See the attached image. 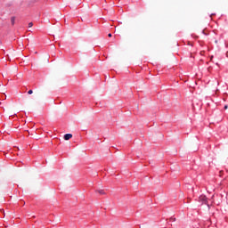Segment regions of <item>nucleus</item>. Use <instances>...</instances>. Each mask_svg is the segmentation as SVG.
<instances>
[{
  "label": "nucleus",
  "instance_id": "obj_1",
  "mask_svg": "<svg viewBox=\"0 0 228 228\" xmlns=\"http://www.w3.org/2000/svg\"><path fill=\"white\" fill-rule=\"evenodd\" d=\"M70 138H72V134H66L64 135V140H70Z\"/></svg>",
  "mask_w": 228,
  "mask_h": 228
},
{
  "label": "nucleus",
  "instance_id": "obj_2",
  "mask_svg": "<svg viewBox=\"0 0 228 228\" xmlns=\"http://www.w3.org/2000/svg\"><path fill=\"white\" fill-rule=\"evenodd\" d=\"M96 193H100V195H106V192H104V190H98L96 191Z\"/></svg>",
  "mask_w": 228,
  "mask_h": 228
},
{
  "label": "nucleus",
  "instance_id": "obj_3",
  "mask_svg": "<svg viewBox=\"0 0 228 228\" xmlns=\"http://www.w3.org/2000/svg\"><path fill=\"white\" fill-rule=\"evenodd\" d=\"M11 22H12V26H13V24H15V17L11 18Z\"/></svg>",
  "mask_w": 228,
  "mask_h": 228
},
{
  "label": "nucleus",
  "instance_id": "obj_4",
  "mask_svg": "<svg viewBox=\"0 0 228 228\" xmlns=\"http://www.w3.org/2000/svg\"><path fill=\"white\" fill-rule=\"evenodd\" d=\"M201 200H203V204H206V196H201Z\"/></svg>",
  "mask_w": 228,
  "mask_h": 228
},
{
  "label": "nucleus",
  "instance_id": "obj_5",
  "mask_svg": "<svg viewBox=\"0 0 228 228\" xmlns=\"http://www.w3.org/2000/svg\"><path fill=\"white\" fill-rule=\"evenodd\" d=\"M28 28H33V22L28 23Z\"/></svg>",
  "mask_w": 228,
  "mask_h": 228
},
{
  "label": "nucleus",
  "instance_id": "obj_6",
  "mask_svg": "<svg viewBox=\"0 0 228 228\" xmlns=\"http://www.w3.org/2000/svg\"><path fill=\"white\" fill-rule=\"evenodd\" d=\"M28 95H31V94H33V90H29V91L28 92Z\"/></svg>",
  "mask_w": 228,
  "mask_h": 228
},
{
  "label": "nucleus",
  "instance_id": "obj_7",
  "mask_svg": "<svg viewBox=\"0 0 228 228\" xmlns=\"http://www.w3.org/2000/svg\"><path fill=\"white\" fill-rule=\"evenodd\" d=\"M170 220H171L172 222H175V218H174V217H171Z\"/></svg>",
  "mask_w": 228,
  "mask_h": 228
},
{
  "label": "nucleus",
  "instance_id": "obj_8",
  "mask_svg": "<svg viewBox=\"0 0 228 228\" xmlns=\"http://www.w3.org/2000/svg\"><path fill=\"white\" fill-rule=\"evenodd\" d=\"M108 37H109L110 38H111V33H110V34L108 35Z\"/></svg>",
  "mask_w": 228,
  "mask_h": 228
},
{
  "label": "nucleus",
  "instance_id": "obj_9",
  "mask_svg": "<svg viewBox=\"0 0 228 228\" xmlns=\"http://www.w3.org/2000/svg\"><path fill=\"white\" fill-rule=\"evenodd\" d=\"M227 108H228L227 105H225V106H224V110H227Z\"/></svg>",
  "mask_w": 228,
  "mask_h": 228
}]
</instances>
